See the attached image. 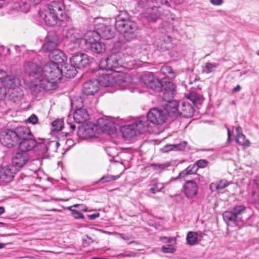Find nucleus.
Wrapping results in <instances>:
<instances>
[{"mask_svg":"<svg viewBox=\"0 0 259 259\" xmlns=\"http://www.w3.org/2000/svg\"><path fill=\"white\" fill-rule=\"evenodd\" d=\"M164 41L166 44V46H165V48L167 50H169L174 47V44L171 42L172 41V38L169 35H166L165 36L164 38Z\"/></svg>","mask_w":259,"mask_h":259,"instance_id":"obj_46","label":"nucleus"},{"mask_svg":"<svg viewBox=\"0 0 259 259\" xmlns=\"http://www.w3.org/2000/svg\"><path fill=\"white\" fill-rule=\"evenodd\" d=\"M97 32L100 35V38L102 37L106 39H110L114 35V30L110 26L102 25Z\"/></svg>","mask_w":259,"mask_h":259,"instance_id":"obj_31","label":"nucleus"},{"mask_svg":"<svg viewBox=\"0 0 259 259\" xmlns=\"http://www.w3.org/2000/svg\"><path fill=\"white\" fill-rule=\"evenodd\" d=\"M186 169L190 175H193L194 177H195V175H197L196 172L198 170V168H197L195 164L189 165Z\"/></svg>","mask_w":259,"mask_h":259,"instance_id":"obj_48","label":"nucleus"},{"mask_svg":"<svg viewBox=\"0 0 259 259\" xmlns=\"http://www.w3.org/2000/svg\"><path fill=\"white\" fill-rule=\"evenodd\" d=\"M173 239L174 238L172 237L165 236L160 237V240L162 241L163 243H170Z\"/></svg>","mask_w":259,"mask_h":259,"instance_id":"obj_55","label":"nucleus"},{"mask_svg":"<svg viewBox=\"0 0 259 259\" xmlns=\"http://www.w3.org/2000/svg\"><path fill=\"white\" fill-rule=\"evenodd\" d=\"M119 178V176H104L102 177L99 180L100 182H103V183H107L111 181H113Z\"/></svg>","mask_w":259,"mask_h":259,"instance_id":"obj_44","label":"nucleus"},{"mask_svg":"<svg viewBox=\"0 0 259 259\" xmlns=\"http://www.w3.org/2000/svg\"><path fill=\"white\" fill-rule=\"evenodd\" d=\"M161 250L163 253H174L176 249L173 246V245H170V244H168V245H163L161 247Z\"/></svg>","mask_w":259,"mask_h":259,"instance_id":"obj_45","label":"nucleus"},{"mask_svg":"<svg viewBox=\"0 0 259 259\" xmlns=\"http://www.w3.org/2000/svg\"><path fill=\"white\" fill-rule=\"evenodd\" d=\"M62 77L61 67L58 65L48 63L44 65L42 78L49 83H55L56 88Z\"/></svg>","mask_w":259,"mask_h":259,"instance_id":"obj_6","label":"nucleus"},{"mask_svg":"<svg viewBox=\"0 0 259 259\" xmlns=\"http://www.w3.org/2000/svg\"><path fill=\"white\" fill-rule=\"evenodd\" d=\"M24 126H18L14 130H6L0 133V142L8 148H13L17 145L20 141Z\"/></svg>","mask_w":259,"mask_h":259,"instance_id":"obj_5","label":"nucleus"},{"mask_svg":"<svg viewBox=\"0 0 259 259\" xmlns=\"http://www.w3.org/2000/svg\"><path fill=\"white\" fill-rule=\"evenodd\" d=\"M201 177L199 175H196L192 180H187L183 185L184 193L188 199L194 198L198 192L197 182L200 181Z\"/></svg>","mask_w":259,"mask_h":259,"instance_id":"obj_10","label":"nucleus"},{"mask_svg":"<svg viewBox=\"0 0 259 259\" xmlns=\"http://www.w3.org/2000/svg\"><path fill=\"white\" fill-rule=\"evenodd\" d=\"M187 98L195 105H201L204 99L202 95L198 94L194 91L190 92L187 95Z\"/></svg>","mask_w":259,"mask_h":259,"instance_id":"obj_34","label":"nucleus"},{"mask_svg":"<svg viewBox=\"0 0 259 259\" xmlns=\"http://www.w3.org/2000/svg\"><path fill=\"white\" fill-rule=\"evenodd\" d=\"M30 156L28 153L23 151L17 152L12 159L13 166L16 168H21L28 162Z\"/></svg>","mask_w":259,"mask_h":259,"instance_id":"obj_18","label":"nucleus"},{"mask_svg":"<svg viewBox=\"0 0 259 259\" xmlns=\"http://www.w3.org/2000/svg\"><path fill=\"white\" fill-rule=\"evenodd\" d=\"M51 62L49 63H53L56 65H62L67 61V58L64 53L59 50L53 51L50 55Z\"/></svg>","mask_w":259,"mask_h":259,"instance_id":"obj_26","label":"nucleus"},{"mask_svg":"<svg viewBox=\"0 0 259 259\" xmlns=\"http://www.w3.org/2000/svg\"><path fill=\"white\" fill-rule=\"evenodd\" d=\"M56 89L55 83H49L43 78L34 79L31 83V94L35 97L40 95L44 91H51Z\"/></svg>","mask_w":259,"mask_h":259,"instance_id":"obj_9","label":"nucleus"},{"mask_svg":"<svg viewBox=\"0 0 259 259\" xmlns=\"http://www.w3.org/2000/svg\"><path fill=\"white\" fill-rule=\"evenodd\" d=\"M7 91L6 88L0 86V101L5 99Z\"/></svg>","mask_w":259,"mask_h":259,"instance_id":"obj_52","label":"nucleus"},{"mask_svg":"<svg viewBox=\"0 0 259 259\" xmlns=\"http://www.w3.org/2000/svg\"><path fill=\"white\" fill-rule=\"evenodd\" d=\"M122 54L119 52L112 54L106 59L100 61V68L102 70L117 71L116 69L122 65Z\"/></svg>","mask_w":259,"mask_h":259,"instance_id":"obj_7","label":"nucleus"},{"mask_svg":"<svg viewBox=\"0 0 259 259\" xmlns=\"http://www.w3.org/2000/svg\"><path fill=\"white\" fill-rule=\"evenodd\" d=\"M241 88L240 85H237L236 87L233 88V93H237L240 91Z\"/></svg>","mask_w":259,"mask_h":259,"instance_id":"obj_62","label":"nucleus"},{"mask_svg":"<svg viewBox=\"0 0 259 259\" xmlns=\"http://www.w3.org/2000/svg\"><path fill=\"white\" fill-rule=\"evenodd\" d=\"M227 132H228V139L227 142H229L231 140V132L229 128H227Z\"/></svg>","mask_w":259,"mask_h":259,"instance_id":"obj_63","label":"nucleus"},{"mask_svg":"<svg viewBox=\"0 0 259 259\" xmlns=\"http://www.w3.org/2000/svg\"><path fill=\"white\" fill-rule=\"evenodd\" d=\"M16 168L13 165L2 166L0 168V180L8 183L12 181Z\"/></svg>","mask_w":259,"mask_h":259,"instance_id":"obj_20","label":"nucleus"},{"mask_svg":"<svg viewBox=\"0 0 259 259\" xmlns=\"http://www.w3.org/2000/svg\"><path fill=\"white\" fill-rule=\"evenodd\" d=\"M169 144H168V145H166L165 146H164V147L161 149L162 151L163 152H168V151H171V150H174L173 149L171 148L170 147H166V146H168Z\"/></svg>","mask_w":259,"mask_h":259,"instance_id":"obj_59","label":"nucleus"},{"mask_svg":"<svg viewBox=\"0 0 259 259\" xmlns=\"http://www.w3.org/2000/svg\"><path fill=\"white\" fill-rule=\"evenodd\" d=\"M187 242L190 245H193L197 243L198 234L196 232L190 231L187 235Z\"/></svg>","mask_w":259,"mask_h":259,"instance_id":"obj_38","label":"nucleus"},{"mask_svg":"<svg viewBox=\"0 0 259 259\" xmlns=\"http://www.w3.org/2000/svg\"><path fill=\"white\" fill-rule=\"evenodd\" d=\"M211 4L215 6H221L224 3V0H210Z\"/></svg>","mask_w":259,"mask_h":259,"instance_id":"obj_56","label":"nucleus"},{"mask_svg":"<svg viewBox=\"0 0 259 259\" xmlns=\"http://www.w3.org/2000/svg\"><path fill=\"white\" fill-rule=\"evenodd\" d=\"M64 8L62 3L56 1L51 2L47 6L49 14L52 16H62Z\"/></svg>","mask_w":259,"mask_h":259,"instance_id":"obj_24","label":"nucleus"},{"mask_svg":"<svg viewBox=\"0 0 259 259\" xmlns=\"http://www.w3.org/2000/svg\"><path fill=\"white\" fill-rule=\"evenodd\" d=\"M5 212V208L3 206H0V215L2 214Z\"/></svg>","mask_w":259,"mask_h":259,"instance_id":"obj_64","label":"nucleus"},{"mask_svg":"<svg viewBox=\"0 0 259 259\" xmlns=\"http://www.w3.org/2000/svg\"><path fill=\"white\" fill-rule=\"evenodd\" d=\"M100 35L96 31H89L84 35L82 41L83 45L81 49L90 50L94 53L101 54L105 51L104 43L100 41Z\"/></svg>","mask_w":259,"mask_h":259,"instance_id":"obj_3","label":"nucleus"},{"mask_svg":"<svg viewBox=\"0 0 259 259\" xmlns=\"http://www.w3.org/2000/svg\"><path fill=\"white\" fill-rule=\"evenodd\" d=\"M99 89L98 80L96 79H91L83 84L82 91L83 94L89 96L94 95Z\"/></svg>","mask_w":259,"mask_h":259,"instance_id":"obj_23","label":"nucleus"},{"mask_svg":"<svg viewBox=\"0 0 259 259\" xmlns=\"http://www.w3.org/2000/svg\"><path fill=\"white\" fill-rule=\"evenodd\" d=\"M24 71L32 80L42 78L44 66L37 63L29 61L24 65Z\"/></svg>","mask_w":259,"mask_h":259,"instance_id":"obj_12","label":"nucleus"},{"mask_svg":"<svg viewBox=\"0 0 259 259\" xmlns=\"http://www.w3.org/2000/svg\"><path fill=\"white\" fill-rule=\"evenodd\" d=\"M77 134L81 139H87L93 136L95 134L93 124L89 122L79 126Z\"/></svg>","mask_w":259,"mask_h":259,"instance_id":"obj_22","label":"nucleus"},{"mask_svg":"<svg viewBox=\"0 0 259 259\" xmlns=\"http://www.w3.org/2000/svg\"><path fill=\"white\" fill-rule=\"evenodd\" d=\"M23 7H25L24 9H23L22 7H20L22 12L24 13H27L29 11V5L28 4H25L23 5Z\"/></svg>","mask_w":259,"mask_h":259,"instance_id":"obj_58","label":"nucleus"},{"mask_svg":"<svg viewBox=\"0 0 259 259\" xmlns=\"http://www.w3.org/2000/svg\"><path fill=\"white\" fill-rule=\"evenodd\" d=\"M71 214L76 219H84V215L83 214L76 210H71Z\"/></svg>","mask_w":259,"mask_h":259,"instance_id":"obj_50","label":"nucleus"},{"mask_svg":"<svg viewBox=\"0 0 259 259\" xmlns=\"http://www.w3.org/2000/svg\"><path fill=\"white\" fill-rule=\"evenodd\" d=\"M235 141L237 143L242 146L244 148H246L250 146L249 141L245 139V136L244 134L236 136Z\"/></svg>","mask_w":259,"mask_h":259,"instance_id":"obj_40","label":"nucleus"},{"mask_svg":"<svg viewBox=\"0 0 259 259\" xmlns=\"http://www.w3.org/2000/svg\"><path fill=\"white\" fill-rule=\"evenodd\" d=\"M166 102L167 103L164 106L163 110L166 112V116H167V115L170 117H178L179 116V107L177 101H172L170 99L169 101Z\"/></svg>","mask_w":259,"mask_h":259,"instance_id":"obj_25","label":"nucleus"},{"mask_svg":"<svg viewBox=\"0 0 259 259\" xmlns=\"http://www.w3.org/2000/svg\"><path fill=\"white\" fill-rule=\"evenodd\" d=\"M208 161L205 159H199L196 162L197 168H204L207 166Z\"/></svg>","mask_w":259,"mask_h":259,"instance_id":"obj_49","label":"nucleus"},{"mask_svg":"<svg viewBox=\"0 0 259 259\" xmlns=\"http://www.w3.org/2000/svg\"><path fill=\"white\" fill-rule=\"evenodd\" d=\"M53 130L59 131L62 129L63 121L60 119H57L52 122Z\"/></svg>","mask_w":259,"mask_h":259,"instance_id":"obj_43","label":"nucleus"},{"mask_svg":"<svg viewBox=\"0 0 259 259\" xmlns=\"http://www.w3.org/2000/svg\"><path fill=\"white\" fill-rule=\"evenodd\" d=\"M70 62L77 69H83L89 64V56L83 53L74 54L70 58Z\"/></svg>","mask_w":259,"mask_h":259,"instance_id":"obj_15","label":"nucleus"},{"mask_svg":"<svg viewBox=\"0 0 259 259\" xmlns=\"http://www.w3.org/2000/svg\"><path fill=\"white\" fill-rule=\"evenodd\" d=\"M65 36L71 42L74 43L76 46L81 48L83 45L82 40L84 39V37H82L79 30L74 27L69 28L66 30Z\"/></svg>","mask_w":259,"mask_h":259,"instance_id":"obj_14","label":"nucleus"},{"mask_svg":"<svg viewBox=\"0 0 259 259\" xmlns=\"http://www.w3.org/2000/svg\"><path fill=\"white\" fill-rule=\"evenodd\" d=\"M132 81L131 76L129 74H122L117 76L116 83L123 88H126L129 86Z\"/></svg>","mask_w":259,"mask_h":259,"instance_id":"obj_32","label":"nucleus"},{"mask_svg":"<svg viewBox=\"0 0 259 259\" xmlns=\"http://www.w3.org/2000/svg\"><path fill=\"white\" fill-rule=\"evenodd\" d=\"M19 183L22 186L29 188L32 184V178L28 176H25L19 180Z\"/></svg>","mask_w":259,"mask_h":259,"instance_id":"obj_42","label":"nucleus"},{"mask_svg":"<svg viewBox=\"0 0 259 259\" xmlns=\"http://www.w3.org/2000/svg\"><path fill=\"white\" fill-rule=\"evenodd\" d=\"M43 20L46 24L49 26H62L63 21L58 19V17H43Z\"/></svg>","mask_w":259,"mask_h":259,"instance_id":"obj_36","label":"nucleus"},{"mask_svg":"<svg viewBox=\"0 0 259 259\" xmlns=\"http://www.w3.org/2000/svg\"><path fill=\"white\" fill-rule=\"evenodd\" d=\"M22 132L24 134L21 135L19 149L21 151L27 152L34 148L36 140L31 133L30 130L26 126H23Z\"/></svg>","mask_w":259,"mask_h":259,"instance_id":"obj_8","label":"nucleus"},{"mask_svg":"<svg viewBox=\"0 0 259 259\" xmlns=\"http://www.w3.org/2000/svg\"><path fill=\"white\" fill-rule=\"evenodd\" d=\"M172 180H169L168 182L163 183H158L155 182L151 185V188L149 190V191L152 194H155L157 192H160L165 186L169 184Z\"/></svg>","mask_w":259,"mask_h":259,"instance_id":"obj_35","label":"nucleus"},{"mask_svg":"<svg viewBox=\"0 0 259 259\" xmlns=\"http://www.w3.org/2000/svg\"><path fill=\"white\" fill-rule=\"evenodd\" d=\"M87 239H83V244L84 246H88L91 243L94 242V240L88 235H86Z\"/></svg>","mask_w":259,"mask_h":259,"instance_id":"obj_54","label":"nucleus"},{"mask_svg":"<svg viewBox=\"0 0 259 259\" xmlns=\"http://www.w3.org/2000/svg\"><path fill=\"white\" fill-rule=\"evenodd\" d=\"M36 144L34 147V150L38 155L46 154L48 152L49 148L54 145L57 147L60 145L59 143L58 142H50L45 139H40L38 141H36Z\"/></svg>","mask_w":259,"mask_h":259,"instance_id":"obj_16","label":"nucleus"},{"mask_svg":"<svg viewBox=\"0 0 259 259\" xmlns=\"http://www.w3.org/2000/svg\"><path fill=\"white\" fill-rule=\"evenodd\" d=\"M73 118L76 123H83L89 119L90 115L86 109L79 108L75 111Z\"/></svg>","mask_w":259,"mask_h":259,"instance_id":"obj_27","label":"nucleus"},{"mask_svg":"<svg viewBox=\"0 0 259 259\" xmlns=\"http://www.w3.org/2000/svg\"><path fill=\"white\" fill-rule=\"evenodd\" d=\"M228 186V184L226 181L222 180L216 186V189L217 190H222Z\"/></svg>","mask_w":259,"mask_h":259,"instance_id":"obj_53","label":"nucleus"},{"mask_svg":"<svg viewBox=\"0 0 259 259\" xmlns=\"http://www.w3.org/2000/svg\"><path fill=\"white\" fill-rule=\"evenodd\" d=\"M159 76L161 75L164 76L163 77L168 79H174L176 77V72L173 69L169 66H162L159 72Z\"/></svg>","mask_w":259,"mask_h":259,"instance_id":"obj_33","label":"nucleus"},{"mask_svg":"<svg viewBox=\"0 0 259 259\" xmlns=\"http://www.w3.org/2000/svg\"><path fill=\"white\" fill-rule=\"evenodd\" d=\"M146 118L148 122L149 127V122L153 124H162L165 122L167 116L165 111L157 108H153L148 112Z\"/></svg>","mask_w":259,"mask_h":259,"instance_id":"obj_11","label":"nucleus"},{"mask_svg":"<svg viewBox=\"0 0 259 259\" xmlns=\"http://www.w3.org/2000/svg\"><path fill=\"white\" fill-rule=\"evenodd\" d=\"M218 66V65L217 63L207 62L205 63V65L202 67V71L203 73L209 74L213 71Z\"/></svg>","mask_w":259,"mask_h":259,"instance_id":"obj_39","label":"nucleus"},{"mask_svg":"<svg viewBox=\"0 0 259 259\" xmlns=\"http://www.w3.org/2000/svg\"><path fill=\"white\" fill-rule=\"evenodd\" d=\"M144 83L148 88L154 91H161V79L154 76L152 73H149L145 76Z\"/></svg>","mask_w":259,"mask_h":259,"instance_id":"obj_19","label":"nucleus"},{"mask_svg":"<svg viewBox=\"0 0 259 259\" xmlns=\"http://www.w3.org/2000/svg\"><path fill=\"white\" fill-rule=\"evenodd\" d=\"M77 68L74 65L67 63H64L61 66L62 76L63 75L66 78H73L77 73Z\"/></svg>","mask_w":259,"mask_h":259,"instance_id":"obj_29","label":"nucleus"},{"mask_svg":"<svg viewBox=\"0 0 259 259\" xmlns=\"http://www.w3.org/2000/svg\"><path fill=\"white\" fill-rule=\"evenodd\" d=\"M96 79L98 80L99 86L101 85L104 87L112 86L115 82L114 77L108 74H101L98 78Z\"/></svg>","mask_w":259,"mask_h":259,"instance_id":"obj_30","label":"nucleus"},{"mask_svg":"<svg viewBox=\"0 0 259 259\" xmlns=\"http://www.w3.org/2000/svg\"><path fill=\"white\" fill-rule=\"evenodd\" d=\"M30 123L35 124L38 122V118L35 114H32L27 120Z\"/></svg>","mask_w":259,"mask_h":259,"instance_id":"obj_51","label":"nucleus"},{"mask_svg":"<svg viewBox=\"0 0 259 259\" xmlns=\"http://www.w3.org/2000/svg\"><path fill=\"white\" fill-rule=\"evenodd\" d=\"M171 79L161 77V91L162 98L165 101H169L174 97L175 87L174 83L170 80Z\"/></svg>","mask_w":259,"mask_h":259,"instance_id":"obj_13","label":"nucleus"},{"mask_svg":"<svg viewBox=\"0 0 259 259\" xmlns=\"http://www.w3.org/2000/svg\"><path fill=\"white\" fill-rule=\"evenodd\" d=\"M115 27L117 30L123 33L126 41H132L137 38V25L135 22L129 18L115 17Z\"/></svg>","mask_w":259,"mask_h":259,"instance_id":"obj_1","label":"nucleus"},{"mask_svg":"<svg viewBox=\"0 0 259 259\" xmlns=\"http://www.w3.org/2000/svg\"><path fill=\"white\" fill-rule=\"evenodd\" d=\"M59 44L58 36L54 32H50L46 37V42L42 48L46 51H53Z\"/></svg>","mask_w":259,"mask_h":259,"instance_id":"obj_21","label":"nucleus"},{"mask_svg":"<svg viewBox=\"0 0 259 259\" xmlns=\"http://www.w3.org/2000/svg\"><path fill=\"white\" fill-rule=\"evenodd\" d=\"M99 216H100L99 213H96L88 215V218L91 220H94L96 219V218L99 217Z\"/></svg>","mask_w":259,"mask_h":259,"instance_id":"obj_57","label":"nucleus"},{"mask_svg":"<svg viewBox=\"0 0 259 259\" xmlns=\"http://www.w3.org/2000/svg\"><path fill=\"white\" fill-rule=\"evenodd\" d=\"M6 74V72L0 70V79L4 86L9 89H15L20 85V81L19 78L12 75L4 77Z\"/></svg>","mask_w":259,"mask_h":259,"instance_id":"obj_17","label":"nucleus"},{"mask_svg":"<svg viewBox=\"0 0 259 259\" xmlns=\"http://www.w3.org/2000/svg\"><path fill=\"white\" fill-rule=\"evenodd\" d=\"M195 109L192 104L187 102H183L179 107V116L185 118H190L193 116Z\"/></svg>","mask_w":259,"mask_h":259,"instance_id":"obj_28","label":"nucleus"},{"mask_svg":"<svg viewBox=\"0 0 259 259\" xmlns=\"http://www.w3.org/2000/svg\"><path fill=\"white\" fill-rule=\"evenodd\" d=\"M101 128L109 134H113L116 131L114 124L108 120L104 121L103 125H101Z\"/></svg>","mask_w":259,"mask_h":259,"instance_id":"obj_37","label":"nucleus"},{"mask_svg":"<svg viewBox=\"0 0 259 259\" xmlns=\"http://www.w3.org/2000/svg\"><path fill=\"white\" fill-rule=\"evenodd\" d=\"M149 123L146 117H140L134 122L122 126L120 132L122 136L127 139H131L136 136L137 132L142 133L148 131Z\"/></svg>","mask_w":259,"mask_h":259,"instance_id":"obj_2","label":"nucleus"},{"mask_svg":"<svg viewBox=\"0 0 259 259\" xmlns=\"http://www.w3.org/2000/svg\"><path fill=\"white\" fill-rule=\"evenodd\" d=\"M187 145V142L183 141L179 144H169L167 147H170L171 148L173 149L174 150L182 151L184 150Z\"/></svg>","mask_w":259,"mask_h":259,"instance_id":"obj_41","label":"nucleus"},{"mask_svg":"<svg viewBox=\"0 0 259 259\" xmlns=\"http://www.w3.org/2000/svg\"><path fill=\"white\" fill-rule=\"evenodd\" d=\"M246 208L242 205L234 206L230 210H226L223 213L224 221L227 225L237 226L247 218H244Z\"/></svg>","mask_w":259,"mask_h":259,"instance_id":"obj_4","label":"nucleus"},{"mask_svg":"<svg viewBox=\"0 0 259 259\" xmlns=\"http://www.w3.org/2000/svg\"><path fill=\"white\" fill-rule=\"evenodd\" d=\"M236 131L237 133L236 136H240L241 135H242V128L240 126H238L236 128Z\"/></svg>","mask_w":259,"mask_h":259,"instance_id":"obj_60","label":"nucleus"},{"mask_svg":"<svg viewBox=\"0 0 259 259\" xmlns=\"http://www.w3.org/2000/svg\"><path fill=\"white\" fill-rule=\"evenodd\" d=\"M137 254V253L134 252H130L128 253L125 254L124 256L127 257H132V256H136Z\"/></svg>","mask_w":259,"mask_h":259,"instance_id":"obj_61","label":"nucleus"},{"mask_svg":"<svg viewBox=\"0 0 259 259\" xmlns=\"http://www.w3.org/2000/svg\"><path fill=\"white\" fill-rule=\"evenodd\" d=\"M190 175L188 174V171L186 170V169H185L184 170L181 171L180 173L179 176L177 177H176L175 178H171L170 180H177L179 179H184L186 181V179L188 178V176Z\"/></svg>","mask_w":259,"mask_h":259,"instance_id":"obj_47","label":"nucleus"}]
</instances>
